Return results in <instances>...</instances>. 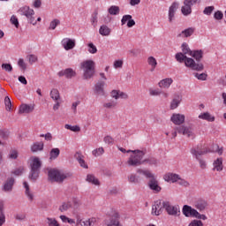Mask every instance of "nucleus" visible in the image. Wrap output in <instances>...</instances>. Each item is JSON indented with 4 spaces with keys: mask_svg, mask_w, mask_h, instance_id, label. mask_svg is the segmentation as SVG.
Wrapping results in <instances>:
<instances>
[{
    "mask_svg": "<svg viewBox=\"0 0 226 226\" xmlns=\"http://www.w3.org/2000/svg\"><path fill=\"white\" fill-rule=\"evenodd\" d=\"M62 47L64 50H72L75 49V40L70 38H64L62 40Z\"/></svg>",
    "mask_w": 226,
    "mask_h": 226,
    "instance_id": "6ab92c4d",
    "label": "nucleus"
},
{
    "mask_svg": "<svg viewBox=\"0 0 226 226\" xmlns=\"http://www.w3.org/2000/svg\"><path fill=\"white\" fill-rule=\"evenodd\" d=\"M87 47H88V52L90 54H96V52H98V49L94 46L93 42L88 43Z\"/></svg>",
    "mask_w": 226,
    "mask_h": 226,
    "instance_id": "6e6d98bb",
    "label": "nucleus"
},
{
    "mask_svg": "<svg viewBox=\"0 0 226 226\" xmlns=\"http://www.w3.org/2000/svg\"><path fill=\"white\" fill-rule=\"evenodd\" d=\"M103 153H105V150L103 149V147L95 148L92 151L93 156H95V157L102 156Z\"/></svg>",
    "mask_w": 226,
    "mask_h": 226,
    "instance_id": "49530a36",
    "label": "nucleus"
},
{
    "mask_svg": "<svg viewBox=\"0 0 226 226\" xmlns=\"http://www.w3.org/2000/svg\"><path fill=\"white\" fill-rule=\"evenodd\" d=\"M19 13L26 17L29 24L36 26V19H34V10L29 8L28 6H24L19 10Z\"/></svg>",
    "mask_w": 226,
    "mask_h": 226,
    "instance_id": "1a4fd4ad",
    "label": "nucleus"
},
{
    "mask_svg": "<svg viewBox=\"0 0 226 226\" xmlns=\"http://www.w3.org/2000/svg\"><path fill=\"white\" fill-rule=\"evenodd\" d=\"M194 77H196V79H198V80H207V74H206V73H200V74H199V73H194Z\"/></svg>",
    "mask_w": 226,
    "mask_h": 226,
    "instance_id": "680f3d73",
    "label": "nucleus"
},
{
    "mask_svg": "<svg viewBox=\"0 0 226 226\" xmlns=\"http://www.w3.org/2000/svg\"><path fill=\"white\" fill-rule=\"evenodd\" d=\"M195 4V0H185L184 5L181 7V13L184 17H188L192 15V6Z\"/></svg>",
    "mask_w": 226,
    "mask_h": 226,
    "instance_id": "9d476101",
    "label": "nucleus"
},
{
    "mask_svg": "<svg viewBox=\"0 0 226 226\" xmlns=\"http://www.w3.org/2000/svg\"><path fill=\"white\" fill-rule=\"evenodd\" d=\"M76 160L79 162L80 167H83V169H87V164H86V161L83 160L80 154H76Z\"/></svg>",
    "mask_w": 226,
    "mask_h": 226,
    "instance_id": "c03bdc74",
    "label": "nucleus"
},
{
    "mask_svg": "<svg viewBox=\"0 0 226 226\" xmlns=\"http://www.w3.org/2000/svg\"><path fill=\"white\" fill-rule=\"evenodd\" d=\"M128 183H131L132 185H139L140 183V177L135 175V174H130L127 177Z\"/></svg>",
    "mask_w": 226,
    "mask_h": 226,
    "instance_id": "2f4dec72",
    "label": "nucleus"
},
{
    "mask_svg": "<svg viewBox=\"0 0 226 226\" xmlns=\"http://www.w3.org/2000/svg\"><path fill=\"white\" fill-rule=\"evenodd\" d=\"M123 60H116L113 64V66L116 70H117V68H123Z\"/></svg>",
    "mask_w": 226,
    "mask_h": 226,
    "instance_id": "69168bd1",
    "label": "nucleus"
},
{
    "mask_svg": "<svg viewBox=\"0 0 226 226\" xmlns=\"http://www.w3.org/2000/svg\"><path fill=\"white\" fill-rule=\"evenodd\" d=\"M185 117L183 114L175 113L171 116L170 121L173 124H177V126H181L183 123H185Z\"/></svg>",
    "mask_w": 226,
    "mask_h": 226,
    "instance_id": "dca6fc26",
    "label": "nucleus"
},
{
    "mask_svg": "<svg viewBox=\"0 0 226 226\" xmlns=\"http://www.w3.org/2000/svg\"><path fill=\"white\" fill-rule=\"evenodd\" d=\"M104 109H116L117 107V102L116 101H109L103 104Z\"/></svg>",
    "mask_w": 226,
    "mask_h": 226,
    "instance_id": "37998d69",
    "label": "nucleus"
},
{
    "mask_svg": "<svg viewBox=\"0 0 226 226\" xmlns=\"http://www.w3.org/2000/svg\"><path fill=\"white\" fill-rule=\"evenodd\" d=\"M163 209H165L163 207V202L162 203V200H157L152 206V215L154 216H160V215L163 213Z\"/></svg>",
    "mask_w": 226,
    "mask_h": 226,
    "instance_id": "ddd939ff",
    "label": "nucleus"
},
{
    "mask_svg": "<svg viewBox=\"0 0 226 226\" xmlns=\"http://www.w3.org/2000/svg\"><path fill=\"white\" fill-rule=\"evenodd\" d=\"M162 90L156 88H149L148 93L150 96H160Z\"/></svg>",
    "mask_w": 226,
    "mask_h": 226,
    "instance_id": "864d4df0",
    "label": "nucleus"
},
{
    "mask_svg": "<svg viewBox=\"0 0 226 226\" xmlns=\"http://www.w3.org/2000/svg\"><path fill=\"white\" fill-rule=\"evenodd\" d=\"M180 135H185L188 139H195V132H193V127L191 125H178L174 128Z\"/></svg>",
    "mask_w": 226,
    "mask_h": 226,
    "instance_id": "6e6552de",
    "label": "nucleus"
},
{
    "mask_svg": "<svg viewBox=\"0 0 226 226\" xmlns=\"http://www.w3.org/2000/svg\"><path fill=\"white\" fill-rule=\"evenodd\" d=\"M177 181H178V185H180V186H185V187L190 186V183H188V181L181 178V177H179V179Z\"/></svg>",
    "mask_w": 226,
    "mask_h": 226,
    "instance_id": "0e129e2a",
    "label": "nucleus"
},
{
    "mask_svg": "<svg viewBox=\"0 0 226 226\" xmlns=\"http://www.w3.org/2000/svg\"><path fill=\"white\" fill-rule=\"evenodd\" d=\"M4 105H5V110L8 112H11V100L9 96H6L4 98Z\"/></svg>",
    "mask_w": 226,
    "mask_h": 226,
    "instance_id": "a18cd8bd",
    "label": "nucleus"
},
{
    "mask_svg": "<svg viewBox=\"0 0 226 226\" xmlns=\"http://www.w3.org/2000/svg\"><path fill=\"white\" fill-rule=\"evenodd\" d=\"M14 176H22L24 174V167H19L11 171Z\"/></svg>",
    "mask_w": 226,
    "mask_h": 226,
    "instance_id": "13d9d810",
    "label": "nucleus"
},
{
    "mask_svg": "<svg viewBox=\"0 0 226 226\" xmlns=\"http://www.w3.org/2000/svg\"><path fill=\"white\" fill-rule=\"evenodd\" d=\"M199 119H203L204 121H208V123H214L215 116L211 115L209 112H204L199 115Z\"/></svg>",
    "mask_w": 226,
    "mask_h": 226,
    "instance_id": "c85d7f7f",
    "label": "nucleus"
},
{
    "mask_svg": "<svg viewBox=\"0 0 226 226\" xmlns=\"http://www.w3.org/2000/svg\"><path fill=\"white\" fill-rule=\"evenodd\" d=\"M163 179L167 183H177V180L179 179V175L176 173H166L163 176Z\"/></svg>",
    "mask_w": 226,
    "mask_h": 226,
    "instance_id": "4be33fe9",
    "label": "nucleus"
},
{
    "mask_svg": "<svg viewBox=\"0 0 226 226\" xmlns=\"http://www.w3.org/2000/svg\"><path fill=\"white\" fill-rule=\"evenodd\" d=\"M213 165H214L213 170H216L217 172H222V170H223V159L217 158L214 162Z\"/></svg>",
    "mask_w": 226,
    "mask_h": 226,
    "instance_id": "bb28decb",
    "label": "nucleus"
},
{
    "mask_svg": "<svg viewBox=\"0 0 226 226\" xmlns=\"http://www.w3.org/2000/svg\"><path fill=\"white\" fill-rule=\"evenodd\" d=\"M120 11H121V9L117 5H111L108 9V13H109V15H119Z\"/></svg>",
    "mask_w": 226,
    "mask_h": 226,
    "instance_id": "4c0bfd02",
    "label": "nucleus"
},
{
    "mask_svg": "<svg viewBox=\"0 0 226 226\" xmlns=\"http://www.w3.org/2000/svg\"><path fill=\"white\" fill-rule=\"evenodd\" d=\"M47 223L49 226H59V222H57V220H56V218H47Z\"/></svg>",
    "mask_w": 226,
    "mask_h": 226,
    "instance_id": "4d7b16f0",
    "label": "nucleus"
},
{
    "mask_svg": "<svg viewBox=\"0 0 226 226\" xmlns=\"http://www.w3.org/2000/svg\"><path fill=\"white\" fill-rule=\"evenodd\" d=\"M112 29H110L107 25H102L99 28V34L101 36H110Z\"/></svg>",
    "mask_w": 226,
    "mask_h": 226,
    "instance_id": "cd10ccee",
    "label": "nucleus"
},
{
    "mask_svg": "<svg viewBox=\"0 0 226 226\" xmlns=\"http://www.w3.org/2000/svg\"><path fill=\"white\" fill-rule=\"evenodd\" d=\"M147 63L150 66H152L153 70H154L158 64V62H156V58H154V56H149L147 58Z\"/></svg>",
    "mask_w": 226,
    "mask_h": 226,
    "instance_id": "09e8293b",
    "label": "nucleus"
},
{
    "mask_svg": "<svg viewBox=\"0 0 226 226\" xmlns=\"http://www.w3.org/2000/svg\"><path fill=\"white\" fill-rule=\"evenodd\" d=\"M72 202L68 201V202H64L60 207H59V211H61V213H64V211H68V209H72Z\"/></svg>",
    "mask_w": 226,
    "mask_h": 226,
    "instance_id": "58836bf2",
    "label": "nucleus"
},
{
    "mask_svg": "<svg viewBox=\"0 0 226 226\" xmlns=\"http://www.w3.org/2000/svg\"><path fill=\"white\" fill-rule=\"evenodd\" d=\"M215 11V6H207L204 9L203 13L204 15H211Z\"/></svg>",
    "mask_w": 226,
    "mask_h": 226,
    "instance_id": "052dcab7",
    "label": "nucleus"
},
{
    "mask_svg": "<svg viewBox=\"0 0 226 226\" xmlns=\"http://www.w3.org/2000/svg\"><path fill=\"white\" fill-rule=\"evenodd\" d=\"M192 57H194V59H196V61H200L202 59V56H203V53H202V50H195V51H192V54L191 55Z\"/></svg>",
    "mask_w": 226,
    "mask_h": 226,
    "instance_id": "79ce46f5",
    "label": "nucleus"
},
{
    "mask_svg": "<svg viewBox=\"0 0 226 226\" xmlns=\"http://www.w3.org/2000/svg\"><path fill=\"white\" fill-rule=\"evenodd\" d=\"M50 98H52L54 100V102H59V100H61V95L59 94V90L53 88L50 91Z\"/></svg>",
    "mask_w": 226,
    "mask_h": 226,
    "instance_id": "e433bc0d",
    "label": "nucleus"
},
{
    "mask_svg": "<svg viewBox=\"0 0 226 226\" xmlns=\"http://www.w3.org/2000/svg\"><path fill=\"white\" fill-rule=\"evenodd\" d=\"M80 68L83 70V79L89 80L94 77L96 63L93 60H85L80 64Z\"/></svg>",
    "mask_w": 226,
    "mask_h": 226,
    "instance_id": "20e7f679",
    "label": "nucleus"
},
{
    "mask_svg": "<svg viewBox=\"0 0 226 226\" xmlns=\"http://www.w3.org/2000/svg\"><path fill=\"white\" fill-rule=\"evenodd\" d=\"M18 66H19V68L23 70V72H26V70H27V64H26L24 58H19L18 60Z\"/></svg>",
    "mask_w": 226,
    "mask_h": 226,
    "instance_id": "8fccbe9b",
    "label": "nucleus"
},
{
    "mask_svg": "<svg viewBox=\"0 0 226 226\" xmlns=\"http://www.w3.org/2000/svg\"><path fill=\"white\" fill-rule=\"evenodd\" d=\"M195 207L196 209H198L199 211H204V209H206V207H207V201L204 200H199L195 202Z\"/></svg>",
    "mask_w": 226,
    "mask_h": 226,
    "instance_id": "7c9ffc66",
    "label": "nucleus"
},
{
    "mask_svg": "<svg viewBox=\"0 0 226 226\" xmlns=\"http://www.w3.org/2000/svg\"><path fill=\"white\" fill-rule=\"evenodd\" d=\"M181 96L177 95L170 102V109L171 110H175V109H177V107H179V104L181 103Z\"/></svg>",
    "mask_w": 226,
    "mask_h": 226,
    "instance_id": "473e14b6",
    "label": "nucleus"
},
{
    "mask_svg": "<svg viewBox=\"0 0 226 226\" xmlns=\"http://www.w3.org/2000/svg\"><path fill=\"white\" fill-rule=\"evenodd\" d=\"M110 96L115 100H119V90H112L110 93Z\"/></svg>",
    "mask_w": 226,
    "mask_h": 226,
    "instance_id": "774afa93",
    "label": "nucleus"
},
{
    "mask_svg": "<svg viewBox=\"0 0 226 226\" xmlns=\"http://www.w3.org/2000/svg\"><path fill=\"white\" fill-rule=\"evenodd\" d=\"M191 154L199 162L200 169L205 170L207 167L206 160L200 157L202 154H207V150H204L202 149V147L198 146L191 149Z\"/></svg>",
    "mask_w": 226,
    "mask_h": 226,
    "instance_id": "0eeeda50",
    "label": "nucleus"
},
{
    "mask_svg": "<svg viewBox=\"0 0 226 226\" xmlns=\"http://www.w3.org/2000/svg\"><path fill=\"white\" fill-rule=\"evenodd\" d=\"M64 128L66 130H71V132H80V126H79V125H70V124H66L64 125Z\"/></svg>",
    "mask_w": 226,
    "mask_h": 226,
    "instance_id": "3c124183",
    "label": "nucleus"
},
{
    "mask_svg": "<svg viewBox=\"0 0 226 226\" xmlns=\"http://www.w3.org/2000/svg\"><path fill=\"white\" fill-rule=\"evenodd\" d=\"M26 59L29 64H34V63L38 62V56H36L35 55H28L26 56Z\"/></svg>",
    "mask_w": 226,
    "mask_h": 226,
    "instance_id": "603ef678",
    "label": "nucleus"
},
{
    "mask_svg": "<svg viewBox=\"0 0 226 226\" xmlns=\"http://www.w3.org/2000/svg\"><path fill=\"white\" fill-rule=\"evenodd\" d=\"M127 22V27H133L135 26V20L132 19V15L126 14L122 17L121 26H124Z\"/></svg>",
    "mask_w": 226,
    "mask_h": 226,
    "instance_id": "aec40b11",
    "label": "nucleus"
},
{
    "mask_svg": "<svg viewBox=\"0 0 226 226\" xmlns=\"http://www.w3.org/2000/svg\"><path fill=\"white\" fill-rule=\"evenodd\" d=\"M182 213L187 218H189L190 216L195 218L196 215H199V211H197L195 208H192V207L188 205H185L183 207Z\"/></svg>",
    "mask_w": 226,
    "mask_h": 226,
    "instance_id": "2eb2a0df",
    "label": "nucleus"
},
{
    "mask_svg": "<svg viewBox=\"0 0 226 226\" xmlns=\"http://www.w3.org/2000/svg\"><path fill=\"white\" fill-rule=\"evenodd\" d=\"M106 222L107 226H123L119 222V214L117 212H113L111 215L108 216Z\"/></svg>",
    "mask_w": 226,
    "mask_h": 226,
    "instance_id": "9b49d317",
    "label": "nucleus"
},
{
    "mask_svg": "<svg viewBox=\"0 0 226 226\" xmlns=\"http://www.w3.org/2000/svg\"><path fill=\"white\" fill-rule=\"evenodd\" d=\"M40 169H41L40 158L31 157L30 174L28 176L31 181H36L40 177Z\"/></svg>",
    "mask_w": 226,
    "mask_h": 226,
    "instance_id": "423d86ee",
    "label": "nucleus"
},
{
    "mask_svg": "<svg viewBox=\"0 0 226 226\" xmlns=\"http://www.w3.org/2000/svg\"><path fill=\"white\" fill-rule=\"evenodd\" d=\"M179 10V3L174 2L169 8V22H172L176 17V11Z\"/></svg>",
    "mask_w": 226,
    "mask_h": 226,
    "instance_id": "f3484780",
    "label": "nucleus"
},
{
    "mask_svg": "<svg viewBox=\"0 0 226 226\" xmlns=\"http://www.w3.org/2000/svg\"><path fill=\"white\" fill-rule=\"evenodd\" d=\"M1 68L2 70L8 72L9 73H11V72H13V66H11V64H2Z\"/></svg>",
    "mask_w": 226,
    "mask_h": 226,
    "instance_id": "5fc2aeb1",
    "label": "nucleus"
},
{
    "mask_svg": "<svg viewBox=\"0 0 226 226\" xmlns=\"http://www.w3.org/2000/svg\"><path fill=\"white\" fill-rule=\"evenodd\" d=\"M87 181L88 183H91L92 185H100V181H98L96 177H94V175H87Z\"/></svg>",
    "mask_w": 226,
    "mask_h": 226,
    "instance_id": "a19ab883",
    "label": "nucleus"
},
{
    "mask_svg": "<svg viewBox=\"0 0 226 226\" xmlns=\"http://www.w3.org/2000/svg\"><path fill=\"white\" fill-rule=\"evenodd\" d=\"M34 110V105L29 104H22L19 108V114H29Z\"/></svg>",
    "mask_w": 226,
    "mask_h": 226,
    "instance_id": "393cba45",
    "label": "nucleus"
},
{
    "mask_svg": "<svg viewBox=\"0 0 226 226\" xmlns=\"http://www.w3.org/2000/svg\"><path fill=\"white\" fill-rule=\"evenodd\" d=\"M23 186L25 188V194L28 198V200L33 201L34 200V195L33 194V192H31V189L29 188V184H27V182H24Z\"/></svg>",
    "mask_w": 226,
    "mask_h": 226,
    "instance_id": "c756f323",
    "label": "nucleus"
},
{
    "mask_svg": "<svg viewBox=\"0 0 226 226\" xmlns=\"http://www.w3.org/2000/svg\"><path fill=\"white\" fill-rule=\"evenodd\" d=\"M214 19H215V20H222V19H223V12H222V11H215Z\"/></svg>",
    "mask_w": 226,
    "mask_h": 226,
    "instance_id": "e2e57ef3",
    "label": "nucleus"
},
{
    "mask_svg": "<svg viewBox=\"0 0 226 226\" xmlns=\"http://www.w3.org/2000/svg\"><path fill=\"white\" fill-rule=\"evenodd\" d=\"M189 226H204V223H202V221L193 220L189 223Z\"/></svg>",
    "mask_w": 226,
    "mask_h": 226,
    "instance_id": "338daca9",
    "label": "nucleus"
},
{
    "mask_svg": "<svg viewBox=\"0 0 226 226\" xmlns=\"http://www.w3.org/2000/svg\"><path fill=\"white\" fill-rule=\"evenodd\" d=\"M43 142H35L31 147L32 153H38V151H43Z\"/></svg>",
    "mask_w": 226,
    "mask_h": 226,
    "instance_id": "f704fd0d",
    "label": "nucleus"
},
{
    "mask_svg": "<svg viewBox=\"0 0 226 226\" xmlns=\"http://www.w3.org/2000/svg\"><path fill=\"white\" fill-rule=\"evenodd\" d=\"M127 153H132L127 160L129 167H140V165H144L146 152L142 150H127Z\"/></svg>",
    "mask_w": 226,
    "mask_h": 226,
    "instance_id": "7ed1b4c3",
    "label": "nucleus"
},
{
    "mask_svg": "<svg viewBox=\"0 0 226 226\" xmlns=\"http://www.w3.org/2000/svg\"><path fill=\"white\" fill-rule=\"evenodd\" d=\"M103 87H105L104 81H98L94 86L95 94H98V96H105V90Z\"/></svg>",
    "mask_w": 226,
    "mask_h": 226,
    "instance_id": "412c9836",
    "label": "nucleus"
},
{
    "mask_svg": "<svg viewBox=\"0 0 226 226\" xmlns=\"http://www.w3.org/2000/svg\"><path fill=\"white\" fill-rule=\"evenodd\" d=\"M48 177L51 183H63L64 179L72 177V173H64L59 170L51 169L48 172Z\"/></svg>",
    "mask_w": 226,
    "mask_h": 226,
    "instance_id": "39448f33",
    "label": "nucleus"
},
{
    "mask_svg": "<svg viewBox=\"0 0 226 226\" xmlns=\"http://www.w3.org/2000/svg\"><path fill=\"white\" fill-rule=\"evenodd\" d=\"M15 185V178L13 177H9L7 180L4 182L3 185V192H5L6 193H11L13 192V186Z\"/></svg>",
    "mask_w": 226,
    "mask_h": 226,
    "instance_id": "4468645a",
    "label": "nucleus"
},
{
    "mask_svg": "<svg viewBox=\"0 0 226 226\" xmlns=\"http://www.w3.org/2000/svg\"><path fill=\"white\" fill-rule=\"evenodd\" d=\"M172 82H174V80H172L171 78H166L159 81L158 87H161V89H169V87L172 86Z\"/></svg>",
    "mask_w": 226,
    "mask_h": 226,
    "instance_id": "5701e85b",
    "label": "nucleus"
},
{
    "mask_svg": "<svg viewBox=\"0 0 226 226\" xmlns=\"http://www.w3.org/2000/svg\"><path fill=\"white\" fill-rule=\"evenodd\" d=\"M193 33H195V28L193 27H189L186 28L185 30H183L181 32V34H179L177 35L178 38H190V36H192V34H193Z\"/></svg>",
    "mask_w": 226,
    "mask_h": 226,
    "instance_id": "a878e982",
    "label": "nucleus"
},
{
    "mask_svg": "<svg viewBox=\"0 0 226 226\" xmlns=\"http://www.w3.org/2000/svg\"><path fill=\"white\" fill-rule=\"evenodd\" d=\"M144 164L147 163L148 165H151L154 167H157L158 163H160V161L156 159L155 157L150 156L146 159H143Z\"/></svg>",
    "mask_w": 226,
    "mask_h": 226,
    "instance_id": "72a5a7b5",
    "label": "nucleus"
},
{
    "mask_svg": "<svg viewBox=\"0 0 226 226\" xmlns=\"http://www.w3.org/2000/svg\"><path fill=\"white\" fill-rule=\"evenodd\" d=\"M136 172L137 174H142V176H145L147 179H149L148 188L154 192V193H159V192H162V187L158 184V180H156L154 174H153L149 170L138 169Z\"/></svg>",
    "mask_w": 226,
    "mask_h": 226,
    "instance_id": "f03ea898",
    "label": "nucleus"
},
{
    "mask_svg": "<svg viewBox=\"0 0 226 226\" xmlns=\"http://www.w3.org/2000/svg\"><path fill=\"white\" fill-rule=\"evenodd\" d=\"M59 24H61V21H59V19H54L50 22L49 24V29H51L52 31H54V29H56V27H57V26H59Z\"/></svg>",
    "mask_w": 226,
    "mask_h": 226,
    "instance_id": "bf43d9fd",
    "label": "nucleus"
},
{
    "mask_svg": "<svg viewBox=\"0 0 226 226\" xmlns=\"http://www.w3.org/2000/svg\"><path fill=\"white\" fill-rule=\"evenodd\" d=\"M59 154H61V150L59 148H52L49 151V160H56L59 157Z\"/></svg>",
    "mask_w": 226,
    "mask_h": 226,
    "instance_id": "c9c22d12",
    "label": "nucleus"
},
{
    "mask_svg": "<svg viewBox=\"0 0 226 226\" xmlns=\"http://www.w3.org/2000/svg\"><path fill=\"white\" fill-rule=\"evenodd\" d=\"M163 207L170 216H177L179 213V208L176 206L170 205L169 201H163Z\"/></svg>",
    "mask_w": 226,
    "mask_h": 226,
    "instance_id": "f8f14e48",
    "label": "nucleus"
},
{
    "mask_svg": "<svg viewBox=\"0 0 226 226\" xmlns=\"http://www.w3.org/2000/svg\"><path fill=\"white\" fill-rule=\"evenodd\" d=\"M58 77H65V79H73V77H77V72L72 68H67L64 71L59 72Z\"/></svg>",
    "mask_w": 226,
    "mask_h": 226,
    "instance_id": "a211bd4d",
    "label": "nucleus"
},
{
    "mask_svg": "<svg viewBox=\"0 0 226 226\" xmlns=\"http://www.w3.org/2000/svg\"><path fill=\"white\" fill-rule=\"evenodd\" d=\"M175 58L178 63H185L186 68H190L195 72H202L204 70V64L202 63H195L193 58L188 57L181 52L177 53Z\"/></svg>",
    "mask_w": 226,
    "mask_h": 226,
    "instance_id": "f257e3e1",
    "label": "nucleus"
},
{
    "mask_svg": "<svg viewBox=\"0 0 226 226\" xmlns=\"http://www.w3.org/2000/svg\"><path fill=\"white\" fill-rule=\"evenodd\" d=\"M96 222V219L90 218V219H77V225L80 226H91Z\"/></svg>",
    "mask_w": 226,
    "mask_h": 226,
    "instance_id": "b1692460",
    "label": "nucleus"
},
{
    "mask_svg": "<svg viewBox=\"0 0 226 226\" xmlns=\"http://www.w3.org/2000/svg\"><path fill=\"white\" fill-rule=\"evenodd\" d=\"M8 158L10 160H17V158H19V152L15 149L10 150Z\"/></svg>",
    "mask_w": 226,
    "mask_h": 226,
    "instance_id": "de8ad7c7",
    "label": "nucleus"
},
{
    "mask_svg": "<svg viewBox=\"0 0 226 226\" xmlns=\"http://www.w3.org/2000/svg\"><path fill=\"white\" fill-rule=\"evenodd\" d=\"M182 52L184 56H192L193 51H192V49H190V48L188 47V44L185 42L182 44Z\"/></svg>",
    "mask_w": 226,
    "mask_h": 226,
    "instance_id": "ea45409f",
    "label": "nucleus"
}]
</instances>
